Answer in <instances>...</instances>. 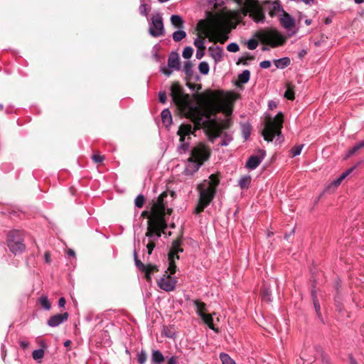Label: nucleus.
<instances>
[{"instance_id":"nucleus-21","label":"nucleus","mask_w":364,"mask_h":364,"mask_svg":"<svg viewBox=\"0 0 364 364\" xmlns=\"http://www.w3.org/2000/svg\"><path fill=\"white\" fill-rule=\"evenodd\" d=\"M291 60L288 57H284L274 60V64L278 69H284L289 66Z\"/></svg>"},{"instance_id":"nucleus-38","label":"nucleus","mask_w":364,"mask_h":364,"mask_svg":"<svg viewBox=\"0 0 364 364\" xmlns=\"http://www.w3.org/2000/svg\"><path fill=\"white\" fill-rule=\"evenodd\" d=\"M193 53V49L191 46H187L183 49L182 56L185 59H189L191 58Z\"/></svg>"},{"instance_id":"nucleus-29","label":"nucleus","mask_w":364,"mask_h":364,"mask_svg":"<svg viewBox=\"0 0 364 364\" xmlns=\"http://www.w3.org/2000/svg\"><path fill=\"white\" fill-rule=\"evenodd\" d=\"M353 170V168H350L344 171L343 173H342L338 178L333 181V184L334 185V186H338L341 183L342 181L345 179L352 172Z\"/></svg>"},{"instance_id":"nucleus-20","label":"nucleus","mask_w":364,"mask_h":364,"mask_svg":"<svg viewBox=\"0 0 364 364\" xmlns=\"http://www.w3.org/2000/svg\"><path fill=\"white\" fill-rule=\"evenodd\" d=\"M200 317L203 320V321L215 333L218 332V329L215 328L213 325V318L211 314H200Z\"/></svg>"},{"instance_id":"nucleus-7","label":"nucleus","mask_w":364,"mask_h":364,"mask_svg":"<svg viewBox=\"0 0 364 364\" xmlns=\"http://www.w3.org/2000/svg\"><path fill=\"white\" fill-rule=\"evenodd\" d=\"M170 95L173 102L176 106L181 109H186L189 107V96L184 94L183 89L178 82H174L171 86Z\"/></svg>"},{"instance_id":"nucleus-60","label":"nucleus","mask_w":364,"mask_h":364,"mask_svg":"<svg viewBox=\"0 0 364 364\" xmlns=\"http://www.w3.org/2000/svg\"><path fill=\"white\" fill-rule=\"evenodd\" d=\"M65 303H66V301H65V299L64 297H60L58 300V306L60 307H65Z\"/></svg>"},{"instance_id":"nucleus-16","label":"nucleus","mask_w":364,"mask_h":364,"mask_svg":"<svg viewBox=\"0 0 364 364\" xmlns=\"http://www.w3.org/2000/svg\"><path fill=\"white\" fill-rule=\"evenodd\" d=\"M279 22L282 27L286 29H291L295 26V19L285 11L279 17Z\"/></svg>"},{"instance_id":"nucleus-54","label":"nucleus","mask_w":364,"mask_h":364,"mask_svg":"<svg viewBox=\"0 0 364 364\" xmlns=\"http://www.w3.org/2000/svg\"><path fill=\"white\" fill-rule=\"evenodd\" d=\"M259 66L262 68L267 69L271 66V62L269 60H264L259 63Z\"/></svg>"},{"instance_id":"nucleus-22","label":"nucleus","mask_w":364,"mask_h":364,"mask_svg":"<svg viewBox=\"0 0 364 364\" xmlns=\"http://www.w3.org/2000/svg\"><path fill=\"white\" fill-rule=\"evenodd\" d=\"M161 120L166 127H168L172 123V116L168 109H164L161 114Z\"/></svg>"},{"instance_id":"nucleus-11","label":"nucleus","mask_w":364,"mask_h":364,"mask_svg":"<svg viewBox=\"0 0 364 364\" xmlns=\"http://www.w3.org/2000/svg\"><path fill=\"white\" fill-rule=\"evenodd\" d=\"M215 26V35L212 41H216L220 43H224L229 38L230 30L220 26V20L218 17H215L213 20Z\"/></svg>"},{"instance_id":"nucleus-48","label":"nucleus","mask_w":364,"mask_h":364,"mask_svg":"<svg viewBox=\"0 0 364 364\" xmlns=\"http://www.w3.org/2000/svg\"><path fill=\"white\" fill-rule=\"evenodd\" d=\"M232 140V138L229 135H225V137L221 140L219 144L222 146H228L230 141Z\"/></svg>"},{"instance_id":"nucleus-5","label":"nucleus","mask_w":364,"mask_h":364,"mask_svg":"<svg viewBox=\"0 0 364 364\" xmlns=\"http://www.w3.org/2000/svg\"><path fill=\"white\" fill-rule=\"evenodd\" d=\"M196 129L191 124H183L179 127L177 132L180 137L177 151L180 154L186 153L189 150L191 135L194 134Z\"/></svg>"},{"instance_id":"nucleus-36","label":"nucleus","mask_w":364,"mask_h":364,"mask_svg":"<svg viewBox=\"0 0 364 364\" xmlns=\"http://www.w3.org/2000/svg\"><path fill=\"white\" fill-rule=\"evenodd\" d=\"M44 350L43 349H36V350H34L32 353V356H33V358L35 360H39L41 361V360L43 358L44 356Z\"/></svg>"},{"instance_id":"nucleus-34","label":"nucleus","mask_w":364,"mask_h":364,"mask_svg":"<svg viewBox=\"0 0 364 364\" xmlns=\"http://www.w3.org/2000/svg\"><path fill=\"white\" fill-rule=\"evenodd\" d=\"M186 36V33L184 31L178 30L173 33V39L176 42H179Z\"/></svg>"},{"instance_id":"nucleus-63","label":"nucleus","mask_w":364,"mask_h":364,"mask_svg":"<svg viewBox=\"0 0 364 364\" xmlns=\"http://www.w3.org/2000/svg\"><path fill=\"white\" fill-rule=\"evenodd\" d=\"M218 137V134H213L211 136H209V140L211 141V142H214V140Z\"/></svg>"},{"instance_id":"nucleus-43","label":"nucleus","mask_w":364,"mask_h":364,"mask_svg":"<svg viewBox=\"0 0 364 364\" xmlns=\"http://www.w3.org/2000/svg\"><path fill=\"white\" fill-rule=\"evenodd\" d=\"M194 46L199 50H205L204 40L201 38H196L193 41Z\"/></svg>"},{"instance_id":"nucleus-9","label":"nucleus","mask_w":364,"mask_h":364,"mask_svg":"<svg viewBox=\"0 0 364 364\" xmlns=\"http://www.w3.org/2000/svg\"><path fill=\"white\" fill-rule=\"evenodd\" d=\"M149 33L151 36L157 38L164 35L163 18L161 13L154 14L151 18V23L149 27Z\"/></svg>"},{"instance_id":"nucleus-50","label":"nucleus","mask_w":364,"mask_h":364,"mask_svg":"<svg viewBox=\"0 0 364 364\" xmlns=\"http://www.w3.org/2000/svg\"><path fill=\"white\" fill-rule=\"evenodd\" d=\"M359 149H360L358 144H356L351 149H350L348 150L347 156H350L355 154Z\"/></svg>"},{"instance_id":"nucleus-13","label":"nucleus","mask_w":364,"mask_h":364,"mask_svg":"<svg viewBox=\"0 0 364 364\" xmlns=\"http://www.w3.org/2000/svg\"><path fill=\"white\" fill-rule=\"evenodd\" d=\"M266 156L264 150H258L257 155H252L246 162V167L250 170H255L262 163Z\"/></svg>"},{"instance_id":"nucleus-44","label":"nucleus","mask_w":364,"mask_h":364,"mask_svg":"<svg viewBox=\"0 0 364 364\" xmlns=\"http://www.w3.org/2000/svg\"><path fill=\"white\" fill-rule=\"evenodd\" d=\"M144 203V197L143 196V195L140 194V195L137 196L134 200L135 206L139 208H141L143 207Z\"/></svg>"},{"instance_id":"nucleus-64","label":"nucleus","mask_w":364,"mask_h":364,"mask_svg":"<svg viewBox=\"0 0 364 364\" xmlns=\"http://www.w3.org/2000/svg\"><path fill=\"white\" fill-rule=\"evenodd\" d=\"M306 52L305 50H301L299 53V57L300 58H302L305 55H306Z\"/></svg>"},{"instance_id":"nucleus-12","label":"nucleus","mask_w":364,"mask_h":364,"mask_svg":"<svg viewBox=\"0 0 364 364\" xmlns=\"http://www.w3.org/2000/svg\"><path fill=\"white\" fill-rule=\"evenodd\" d=\"M176 283L177 280L176 278L167 274V272L157 281L158 286L166 291H173L176 287Z\"/></svg>"},{"instance_id":"nucleus-42","label":"nucleus","mask_w":364,"mask_h":364,"mask_svg":"<svg viewBox=\"0 0 364 364\" xmlns=\"http://www.w3.org/2000/svg\"><path fill=\"white\" fill-rule=\"evenodd\" d=\"M151 8L147 4H142L139 6L140 14L146 16Z\"/></svg>"},{"instance_id":"nucleus-35","label":"nucleus","mask_w":364,"mask_h":364,"mask_svg":"<svg viewBox=\"0 0 364 364\" xmlns=\"http://www.w3.org/2000/svg\"><path fill=\"white\" fill-rule=\"evenodd\" d=\"M198 70L203 75H208L210 70L209 65L207 62L203 61L199 63Z\"/></svg>"},{"instance_id":"nucleus-31","label":"nucleus","mask_w":364,"mask_h":364,"mask_svg":"<svg viewBox=\"0 0 364 364\" xmlns=\"http://www.w3.org/2000/svg\"><path fill=\"white\" fill-rule=\"evenodd\" d=\"M39 304L41 305V306L45 309L47 311H49L51 308V305L50 301H48V299L46 296H41L39 299Z\"/></svg>"},{"instance_id":"nucleus-4","label":"nucleus","mask_w":364,"mask_h":364,"mask_svg":"<svg viewBox=\"0 0 364 364\" xmlns=\"http://www.w3.org/2000/svg\"><path fill=\"white\" fill-rule=\"evenodd\" d=\"M283 127V115L279 112L273 119L268 117L266 120L262 134L267 141H272L277 137L276 142L280 143L283 141L281 129Z\"/></svg>"},{"instance_id":"nucleus-58","label":"nucleus","mask_w":364,"mask_h":364,"mask_svg":"<svg viewBox=\"0 0 364 364\" xmlns=\"http://www.w3.org/2000/svg\"><path fill=\"white\" fill-rule=\"evenodd\" d=\"M204 55V50H197L196 57L197 59H201Z\"/></svg>"},{"instance_id":"nucleus-10","label":"nucleus","mask_w":364,"mask_h":364,"mask_svg":"<svg viewBox=\"0 0 364 364\" xmlns=\"http://www.w3.org/2000/svg\"><path fill=\"white\" fill-rule=\"evenodd\" d=\"M261 38L265 43L269 45L272 48L281 46L285 41V38L274 29L262 31L261 33Z\"/></svg>"},{"instance_id":"nucleus-47","label":"nucleus","mask_w":364,"mask_h":364,"mask_svg":"<svg viewBox=\"0 0 364 364\" xmlns=\"http://www.w3.org/2000/svg\"><path fill=\"white\" fill-rule=\"evenodd\" d=\"M239 49H240V47H239L238 44L236 43H230L227 46V50L229 52H232V53H236L239 50Z\"/></svg>"},{"instance_id":"nucleus-23","label":"nucleus","mask_w":364,"mask_h":364,"mask_svg":"<svg viewBox=\"0 0 364 364\" xmlns=\"http://www.w3.org/2000/svg\"><path fill=\"white\" fill-rule=\"evenodd\" d=\"M164 356L162 353L159 350H154L151 354V363L152 364H161L164 361Z\"/></svg>"},{"instance_id":"nucleus-15","label":"nucleus","mask_w":364,"mask_h":364,"mask_svg":"<svg viewBox=\"0 0 364 364\" xmlns=\"http://www.w3.org/2000/svg\"><path fill=\"white\" fill-rule=\"evenodd\" d=\"M69 314L67 312L63 314H59L50 317V318L47 321V324L50 327H57L60 326L61 323L66 321L68 318Z\"/></svg>"},{"instance_id":"nucleus-27","label":"nucleus","mask_w":364,"mask_h":364,"mask_svg":"<svg viewBox=\"0 0 364 364\" xmlns=\"http://www.w3.org/2000/svg\"><path fill=\"white\" fill-rule=\"evenodd\" d=\"M251 182V177L249 175L243 176H242L239 181L238 185L240 186V188L245 189L247 188L250 184Z\"/></svg>"},{"instance_id":"nucleus-32","label":"nucleus","mask_w":364,"mask_h":364,"mask_svg":"<svg viewBox=\"0 0 364 364\" xmlns=\"http://www.w3.org/2000/svg\"><path fill=\"white\" fill-rule=\"evenodd\" d=\"M219 357L223 364H235V360L227 353H221Z\"/></svg>"},{"instance_id":"nucleus-26","label":"nucleus","mask_w":364,"mask_h":364,"mask_svg":"<svg viewBox=\"0 0 364 364\" xmlns=\"http://www.w3.org/2000/svg\"><path fill=\"white\" fill-rule=\"evenodd\" d=\"M262 299L264 301H272V291L269 287L264 286L261 290Z\"/></svg>"},{"instance_id":"nucleus-39","label":"nucleus","mask_w":364,"mask_h":364,"mask_svg":"<svg viewBox=\"0 0 364 364\" xmlns=\"http://www.w3.org/2000/svg\"><path fill=\"white\" fill-rule=\"evenodd\" d=\"M175 259L174 258H171V259H169L168 258V270L170 272V276L171 274H174L176 273V265L175 264Z\"/></svg>"},{"instance_id":"nucleus-49","label":"nucleus","mask_w":364,"mask_h":364,"mask_svg":"<svg viewBox=\"0 0 364 364\" xmlns=\"http://www.w3.org/2000/svg\"><path fill=\"white\" fill-rule=\"evenodd\" d=\"M247 48L250 50H255L258 46V42L255 39H250L247 41Z\"/></svg>"},{"instance_id":"nucleus-62","label":"nucleus","mask_w":364,"mask_h":364,"mask_svg":"<svg viewBox=\"0 0 364 364\" xmlns=\"http://www.w3.org/2000/svg\"><path fill=\"white\" fill-rule=\"evenodd\" d=\"M268 107L269 109H272L277 107V103L274 101L270 100L268 102Z\"/></svg>"},{"instance_id":"nucleus-51","label":"nucleus","mask_w":364,"mask_h":364,"mask_svg":"<svg viewBox=\"0 0 364 364\" xmlns=\"http://www.w3.org/2000/svg\"><path fill=\"white\" fill-rule=\"evenodd\" d=\"M92 159L95 162L100 163L105 160V156L100 154H94L92 155Z\"/></svg>"},{"instance_id":"nucleus-46","label":"nucleus","mask_w":364,"mask_h":364,"mask_svg":"<svg viewBox=\"0 0 364 364\" xmlns=\"http://www.w3.org/2000/svg\"><path fill=\"white\" fill-rule=\"evenodd\" d=\"M312 296H313L314 305L315 310L316 311L317 315L318 316H320V314H321L320 313V309H321L320 304H319L318 300L316 298V296L315 295L314 291H312Z\"/></svg>"},{"instance_id":"nucleus-24","label":"nucleus","mask_w":364,"mask_h":364,"mask_svg":"<svg viewBox=\"0 0 364 364\" xmlns=\"http://www.w3.org/2000/svg\"><path fill=\"white\" fill-rule=\"evenodd\" d=\"M171 22L173 26L178 29L183 28L184 21L181 16L173 14L171 16Z\"/></svg>"},{"instance_id":"nucleus-52","label":"nucleus","mask_w":364,"mask_h":364,"mask_svg":"<svg viewBox=\"0 0 364 364\" xmlns=\"http://www.w3.org/2000/svg\"><path fill=\"white\" fill-rule=\"evenodd\" d=\"M159 100L160 102L164 104L166 102V93L165 92H159Z\"/></svg>"},{"instance_id":"nucleus-33","label":"nucleus","mask_w":364,"mask_h":364,"mask_svg":"<svg viewBox=\"0 0 364 364\" xmlns=\"http://www.w3.org/2000/svg\"><path fill=\"white\" fill-rule=\"evenodd\" d=\"M250 72L248 70H244L238 75V80L241 83H247L250 80Z\"/></svg>"},{"instance_id":"nucleus-2","label":"nucleus","mask_w":364,"mask_h":364,"mask_svg":"<svg viewBox=\"0 0 364 364\" xmlns=\"http://www.w3.org/2000/svg\"><path fill=\"white\" fill-rule=\"evenodd\" d=\"M211 155V149L203 142L196 144L191 150V156L187 160L184 173L191 176L197 172Z\"/></svg>"},{"instance_id":"nucleus-57","label":"nucleus","mask_w":364,"mask_h":364,"mask_svg":"<svg viewBox=\"0 0 364 364\" xmlns=\"http://www.w3.org/2000/svg\"><path fill=\"white\" fill-rule=\"evenodd\" d=\"M161 72L166 76H169L172 73V70L166 68H161Z\"/></svg>"},{"instance_id":"nucleus-14","label":"nucleus","mask_w":364,"mask_h":364,"mask_svg":"<svg viewBox=\"0 0 364 364\" xmlns=\"http://www.w3.org/2000/svg\"><path fill=\"white\" fill-rule=\"evenodd\" d=\"M263 4L264 6H266L265 9L268 11L269 16L272 17L277 16L280 12L283 13L284 11L279 1H278L273 2L266 1Z\"/></svg>"},{"instance_id":"nucleus-8","label":"nucleus","mask_w":364,"mask_h":364,"mask_svg":"<svg viewBox=\"0 0 364 364\" xmlns=\"http://www.w3.org/2000/svg\"><path fill=\"white\" fill-rule=\"evenodd\" d=\"M250 9V17L257 23H263L266 17L262 5L257 0H242V4Z\"/></svg>"},{"instance_id":"nucleus-19","label":"nucleus","mask_w":364,"mask_h":364,"mask_svg":"<svg viewBox=\"0 0 364 364\" xmlns=\"http://www.w3.org/2000/svg\"><path fill=\"white\" fill-rule=\"evenodd\" d=\"M208 52L215 63L220 62L223 59V50L220 46H210L208 48Z\"/></svg>"},{"instance_id":"nucleus-1","label":"nucleus","mask_w":364,"mask_h":364,"mask_svg":"<svg viewBox=\"0 0 364 364\" xmlns=\"http://www.w3.org/2000/svg\"><path fill=\"white\" fill-rule=\"evenodd\" d=\"M166 193L160 195L152 207L151 213L149 216L148 228L146 232L147 238L146 250L150 255L155 247V242L161 236V233H165L164 230L167 228L165 218L166 214L170 215L172 210L167 208L164 202V198L166 197ZM146 242V239L143 240V243Z\"/></svg>"},{"instance_id":"nucleus-55","label":"nucleus","mask_w":364,"mask_h":364,"mask_svg":"<svg viewBox=\"0 0 364 364\" xmlns=\"http://www.w3.org/2000/svg\"><path fill=\"white\" fill-rule=\"evenodd\" d=\"M243 135L245 139H247L250 135V129L249 127H243Z\"/></svg>"},{"instance_id":"nucleus-41","label":"nucleus","mask_w":364,"mask_h":364,"mask_svg":"<svg viewBox=\"0 0 364 364\" xmlns=\"http://www.w3.org/2000/svg\"><path fill=\"white\" fill-rule=\"evenodd\" d=\"M303 147H304L303 144L297 145V146H295L294 147H293L291 149V156L295 157L296 156H299L301 154Z\"/></svg>"},{"instance_id":"nucleus-30","label":"nucleus","mask_w":364,"mask_h":364,"mask_svg":"<svg viewBox=\"0 0 364 364\" xmlns=\"http://www.w3.org/2000/svg\"><path fill=\"white\" fill-rule=\"evenodd\" d=\"M183 71L188 77H192L193 75V64L191 61L185 62Z\"/></svg>"},{"instance_id":"nucleus-59","label":"nucleus","mask_w":364,"mask_h":364,"mask_svg":"<svg viewBox=\"0 0 364 364\" xmlns=\"http://www.w3.org/2000/svg\"><path fill=\"white\" fill-rule=\"evenodd\" d=\"M177 358L175 356H171L168 359V364H177Z\"/></svg>"},{"instance_id":"nucleus-56","label":"nucleus","mask_w":364,"mask_h":364,"mask_svg":"<svg viewBox=\"0 0 364 364\" xmlns=\"http://www.w3.org/2000/svg\"><path fill=\"white\" fill-rule=\"evenodd\" d=\"M19 345L23 349H26L29 346V343L26 340H20Z\"/></svg>"},{"instance_id":"nucleus-45","label":"nucleus","mask_w":364,"mask_h":364,"mask_svg":"<svg viewBox=\"0 0 364 364\" xmlns=\"http://www.w3.org/2000/svg\"><path fill=\"white\" fill-rule=\"evenodd\" d=\"M134 262H135V264L136 266L140 269L141 270L142 272L144 271V269H146V267L145 264H144L136 256V251L134 250Z\"/></svg>"},{"instance_id":"nucleus-61","label":"nucleus","mask_w":364,"mask_h":364,"mask_svg":"<svg viewBox=\"0 0 364 364\" xmlns=\"http://www.w3.org/2000/svg\"><path fill=\"white\" fill-rule=\"evenodd\" d=\"M44 259L46 263H50L51 262L50 255L49 252H46L44 254Z\"/></svg>"},{"instance_id":"nucleus-3","label":"nucleus","mask_w":364,"mask_h":364,"mask_svg":"<svg viewBox=\"0 0 364 364\" xmlns=\"http://www.w3.org/2000/svg\"><path fill=\"white\" fill-rule=\"evenodd\" d=\"M218 183L219 180L217 176L212 174L208 179L204 180L198 186L199 200L194 210L196 214H200L211 203L215 195Z\"/></svg>"},{"instance_id":"nucleus-18","label":"nucleus","mask_w":364,"mask_h":364,"mask_svg":"<svg viewBox=\"0 0 364 364\" xmlns=\"http://www.w3.org/2000/svg\"><path fill=\"white\" fill-rule=\"evenodd\" d=\"M183 249L181 247V242L179 240H174L168 252V258L169 259H171V258L178 259V254L183 252Z\"/></svg>"},{"instance_id":"nucleus-6","label":"nucleus","mask_w":364,"mask_h":364,"mask_svg":"<svg viewBox=\"0 0 364 364\" xmlns=\"http://www.w3.org/2000/svg\"><path fill=\"white\" fill-rule=\"evenodd\" d=\"M6 244L10 251L15 255L23 253L26 250L23 234L21 230L10 231L7 235Z\"/></svg>"},{"instance_id":"nucleus-40","label":"nucleus","mask_w":364,"mask_h":364,"mask_svg":"<svg viewBox=\"0 0 364 364\" xmlns=\"http://www.w3.org/2000/svg\"><path fill=\"white\" fill-rule=\"evenodd\" d=\"M147 359V355L144 350H141L137 354V360L139 364H144Z\"/></svg>"},{"instance_id":"nucleus-37","label":"nucleus","mask_w":364,"mask_h":364,"mask_svg":"<svg viewBox=\"0 0 364 364\" xmlns=\"http://www.w3.org/2000/svg\"><path fill=\"white\" fill-rule=\"evenodd\" d=\"M284 97L290 100H293L294 99V91L293 86L288 85L287 88L284 92Z\"/></svg>"},{"instance_id":"nucleus-28","label":"nucleus","mask_w":364,"mask_h":364,"mask_svg":"<svg viewBox=\"0 0 364 364\" xmlns=\"http://www.w3.org/2000/svg\"><path fill=\"white\" fill-rule=\"evenodd\" d=\"M193 304L196 308V313L200 316V314H205L206 304L199 300H194Z\"/></svg>"},{"instance_id":"nucleus-17","label":"nucleus","mask_w":364,"mask_h":364,"mask_svg":"<svg viewBox=\"0 0 364 364\" xmlns=\"http://www.w3.org/2000/svg\"><path fill=\"white\" fill-rule=\"evenodd\" d=\"M168 66L169 68L179 70L181 69L180 58L176 52H171L168 58Z\"/></svg>"},{"instance_id":"nucleus-25","label":"nucleus","mask_w":364,"mask_h":364,"mask_svg":"<svg viewBox=\"0 0 364 364\" xmlns=\"http://www.w3.org/2000/svg\"><path fill=\"white\" fill-rule=\"evenodd\" d=\"M146 269H144L143 272L145 273V277L148 282L151 280V275L156 272H158V267L153 264L146 265Z\"/></svg>"},{"instance_id":"nucleus-53","label":"nucleus","mask_w":364,"mask_h":364,"mask_svg":"<svg viewBox=\"0 0 364 364\" xmlns=\"http://www.w3.org/2000/svg\"><path fill=\"white\" fill-rule=\"evenodd\" d=\"M244 6V8L241 9V13L243 15V16H246L247 15L250 16V9L247 7L246 5L242 4Z\"/></svg>"}]
</instances>
